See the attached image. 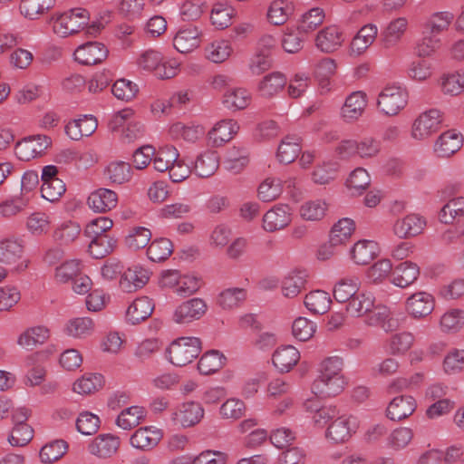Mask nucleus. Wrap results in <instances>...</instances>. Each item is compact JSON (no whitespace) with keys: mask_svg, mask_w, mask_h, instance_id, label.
Masks as SVG:
<instances>
[{"mask_svg":"<svg viewBox=\"0 0 464 464\" xmlns=\"http://www.w3.org/2000/svg\"><path fill=\"white\" fill-rule=\"evenodd\" d=\"M90 18L91 14L87 9L75 7L63 13L53 14L49 23L56 35L67 37L88 25Z\"/></svg>","mask_w":464,"mask_h":464,"instance_id":"1","label":"nucleus"},{"mask_svg":"<svg viewBox=\"0 0 464 464\" xmlns=\"http://www.w3.org/2000/svg\"><path fill=\"white\" fill-rule=\"evenodd\" d=\"M443 113L432 108L419 113L411 125L410 136L417 142L429 140L441 128Z\"/></svg>","mask_w":464,"mask_h":464,"instance_id":"2","label":"nucleus"},{"mask_svg":"<svg viewBox=\"0 0 464 464\" xmlns=\"http://www.w3.org/2000/svg\"><path fill=\"white\" fill-rule=\"evenodd\" d=\"M200 352L201 341L194 336L177 338L167 349L169 362L176 367H184L191 363Z\"/></svg>","mask_w":464,"mask_h":464,"instance_id":"3","label":"nucleus"},{"mask_svg":"<svg viewBox=\"0 0 464 464\" xmlns=\"http://www.w3.org/2000/svg\"><path fill=\"white\" fill-rule=\"evenodd\" d=\"M407 90L398 84H387L378 93L376 107L385 116L398 115L408 104Z\"/></svg>","mask_w":464,"mask_h":464,"instance_id":"4","label":"nucleus"},{"mask_svg":"<svg viewBox=\"0 0 464 464\" xmlns=\"http://www.w3.org/2000/svg\"><path fill=\"white\" fill-rule=\"evenodd\" d=\"M0 264L6 267V272L12 273H21L28 267L29 260L22 239L8 237L0 240Z\"/></svg>","mask_w":464,"mask_h":464,"instance_id":"5","label":"nucleus"},{"mask_svg":"<svg viewBox=\"0 0 464 464\" xmlns=\"http://www.w3.org/2000/svg\"><path fill=\"white\" fill-rule=\"evenodd\" d=\"M359 428L358 420L353 415L339 411L325 430V439L331 443L338 444L348 441Z\"/></svg>","mask_w":464,"mask_h":464,"instance_id":"6","label":"nucleus"},{"mask_svg":"<svg viewBox=\"0 0 464 464\" xmlns=\"http://www.w3.org/2000/svg\"><path fill=\"white\" fill-rule=\"evenodd\" d=\"M208 311L204 299L193 297L179 304L173 310L171 320L180 325H188L201 319Z\"/></svg>","mask_w":464,"mask_h":464,"instance_id":"7","label":"nucleus"},{"mask_svg":"<svg viewBox=\"0 0 464 464\" xmlns=\"http://www.w3.org/2000/svg\"><path fill=\"white\" fill-rule=\"evenodd\" d=\"M404 308L411 318L415 320L424 319L433 312L435 299L428 292L418 291L406 298Z\"/></svg>","mask_w":464,"mask_h":464,"instance_id":"8","label":"nucleus"},{"mask_svg":"<svg viewBox=\"0 0 464 464\" xmlns=\"http://www.w3.org/2000/svg\"><path fill=\"white\" fill-rule=\"evenodd\" d=\"M51 144L45 135L25 137L15 144L14 154L20 160L28 161L41 156Z\"/></svg>","mask_w":464,"mask_h":464,"instance_id":"9","label":"nucleus"},{"mask_svg":"<svg viewBox=\"0 0 464 464\" xmlns=\"http://www.w3.org/2000/svg\"><path fill=\"white\" fill-rule=\"evenodd\" d=\"M368 105V96L363 91L349 93L340 108V117L347 123L357 121L364 113Z\"/></svg>","mask_w":464,"mask_h":464,"instance_id":"10","label":"nucleus"},{"mask_svg":"<svg viewBox=\"0 0 464 464\" xmlns=\"http://www.w3.org/2000/svg\"><path fill=\"white\" fill-rule=\"evenodd\" d=\"M374 311L369 314L366 324L369 326H379L385 333H392L398 330L402 324V320L399 315L403 317V314H398L397 315L392 313L391 309L386 305H375Z\"/></svg>","mask_w":464,"mask_h":464,"instance_id":"11","label":"nucleus"},{"mask_svg":"<svg viewBox=\"0 0 464 464\" xmlns=\"http://www.w3.org/2000/svg\"><path fill=\"white\" fill-rule=\"evenodd\" d=\"M238 130L239 124L236 120H220L208 131L207 139L212 147H221L231 140Z\"/></svg>","mask_w":464,"mask_h":464,"instance_id":"12","label":"nucleus"},{"mask_svg":"<svg viewBox=\"0 0 464 464\" xmlns=\"http://www.w3.org/2000/svg\"><path fill=\"white\" fill-rule=\"evenodd\" d=\"M426 227V220L418 214H409L397 218L392 224V233L400 239L420 235Z\"/></svg>","mask_w":464,"mask_h":464,"instance_id":"13","label":"nucleus"},{"mask_svg":"<svg viewBox=\"0 0 464 464\" xmlns=\"http://www.w3.org/2000/svg\"><path fill=\"white\" fill-rule=\"evenodd\" d=\"M378 31L375 24L369 23L362 26L349 44V54L353 57L362 55L375 42Z\"/></svg>","mask_w":464,"mask_h":464,"instance_id":"14","label":"nucleus"},{"mask_svg":"<svg viewBox=\"0 0 464 464\" xmlns=\"http://www.w3.org/2000/svg\"><path fill=\"white\" fill-rule=\"evenodd\" d=\"M150 272L136 265L126 269L120 277L119 286L125 293H133L142 288L149 281Z\"/></svg>","mask_w":464,"mask_h":464,"instance_id":"15","label":"nucleus"},{"mask_svg":"<svg viewBox=\"0 0 464 464\" xmlns=\"http://www.w3.org/2000/svg\"><path fill=\"white\" fill-rule=\"evenodd\" d=\"M463 145V137L455 130L442 132L433 144V151L440 158H450L460 150Z\"/></svg>","mask_w":464,"mask_h":464,"instance_id":"16","label":"nucleus"},{"mask_svg":"<svg viewBox=\"0 0 464 464\" xmlns=\"http://www.w3.org/2000/svg\"><path fill=\"white\" fill-rule=\"evenodd\" d=\"M343 43V32L336 25H329L320 30L315 38V46L325 53L337 51Z\"/></svg>","mask_w":464,"mask_h":464,"instance_id":"17","label":"nucleus"},{"mask_svg":"<svg viewBox=\"0 0 464 464\" xmlns=\"http://www.w3.org/2000/svg\"><path fill=\"white\" fill-rule=\"evenodd\" d=\"M375 296L370 291L361 289L346 303L345 311L353 318H362L372 312Z\"/></svg>","mask_w":464,"mask_h":464,"instance_id":"18","label":"nucleus"},{"mask_svg":"<svg viewBox=\"0 0 464 464\" xmlns=\"http://www.w3.org/2000/svg\"><path fill=\"white\" fill-rule=\"evenodd\" d=\"M251 102L252 94L250 91L244 87H229L221 97L223 107L231 112L246 109Z\"/></svg>","mask_w":464,"mask_h":464,"instance_id":"19","label":"nucleus"},{"mask_svg":"<svg viewBox=\"0 0 464 464\" xmlns=\"http://www.w3.org/2000/svg\"><path fill=\"white\" fill-rule=\"evenodd\" d=\"M108 54L106 46L98 42H88L74 51V59L79 63L92 65L103 61Z\"/></svg>","mask_w":464,"mask_h":464,"instance_id":"20","label":"nucleus"},{"mask_svg":"<svg viewBox=\"0 0 464 464\" xmlns=\"http://www.w3.org/2000/svg\"><path fill=\"white\" fill-rule=\"evenodd\" d=\"M295 5L290 0H272L266 12V19L268 24L280 26L287 23L294 15Z\"/></svg>","mask_w":464,"mask_h":464,"instance_id":"21","label":"nucleus"},{"mask_svg":"<svg viewBox=\"0 0 464 464\" xmlns=\"http://www.w3.org/2000/svg\"><path fill=\"white\" fill-rule=\"evenodd\" d=\"M290 222V207L288 205L278 204L264 215L263 228L267 232H275L285 228Z\"/></svg>","mask_w":464,"mask_h":464,"instance_id":"22","label":"nucleus"},{"mask_svg":"<svg viewBox=\"0 0 464 464\" xmlns=\"http://www.w3.org/2000/svg\"><path fill=\"white\" fill-rule=\"evenodd\" d=\"M308 273L304 269L289 271L281 281V293L286 298H295L305 289Z\"/></svg>","mask_w":464,"mask_h":464,"instance_id":"23","label":"nucleus"},{"mask_svg":"<svg viewBox=\"0 0 464 464\" xmlns=\"http://www.w3.org/2000/svg\"><path fill=\"white\" fill-rule=\"evenodd\" d=\"M344 376L316 377L312 383V392L316 396L326 398L340 394L346 386Z\"/></svg>","mask_w":464,"mask_h":464,"instance_id":"24","label":"nucleus"},{"mask_svg":"<svg viewBox=\"0 0 464 464\" xmlns=\"http://www.w3.org/2000/svg\"><path fill=\"white\" fill-rule=\"evenodd\" d=\"M98 123L92 115H82L78 119L70 121L64 128L65 133L72 140H80L89 137L97 130Z\"/></svg>","mask_w":464,"mask_h":464,"instance_id":"25","label":"nucleus"},{"mask_svg":"<svg viewBox=\"0 0 464 464\" xmlns=\"http://www.w3.org/2000/svg\"><path fill=\"white\" fill-rule=\"evenodd\" d=\"M362 282L357 276L338 278L333 285V296L337 303L346 304L360 289Z\"/></svg>","mask_w":464,"mask_h":464,"instance_id":"26","label":"nucleus"},{"mask_svg":"<svg viewBox=\"0 0 464 464\" xmlns=\"http://www.w3.org/2000/svg\"><path fill=\"white\" fill-rule=\"evenodd\" d=\"M200 31L193 25L179 28L173 37V46L180 53H188L199 46Z\"/></svg>","mask_w":464,"mask_h":464,"instance_id":"27","label":"nucleus"},{"mask_svg":"<svg viewBox=\"0 0 464 464\" xmlns=\"http://www.w3.org/2000/svg\"><path fill=\"white\" fill-rule=\"evenodd\" d=\"M409 27V21L404 16L392 18L389 21L381 32V36L385 47L397 45L406 34Z\"/></svg>","mask_w":464,"mask_h":464,"instance_id":"28","label":"nucleus"},{"mask_svg":"<svg viewBox=\"0 0 464 464\" xmlns=\"http://www.w3.org/2000/svg\"><path fill=\"white\" fill-rule=\"evenodd\" d=\"M117 194L113 190L105 188L94 190L87 198L89 208L97 213L110 211L117 206Z\"/></svg>","mask_w":464,"mask_h":464,"instance_id":"29","label":"nucleus"},{"mask_svg":"<svg viewBox=\"0 0 464 464\" xmlns=\"http://www.w3.org/2000/svg\"><path fill=\"white\" fill-rule=\"evenodd\" d=\"M204 416V409L196 401L184 402L173 413V420L184 428L198 423Z\"/></svg>","mask_w":464,"mask_h":464,"instance_id":"30","label":"nucleus"},{"mask_svg":"<svg viewBox=\"0 0 464 464\" xmlns=\"http://www.w3.org/2000/svg\"><path fill=\"white\" fill-rule=\"evenodd\" d=\"M300 353L293 345L278 347L273 353L272 362L276 369L281 372H289L299 362Z\"/></svg>","mask_w":464,"mask_h":464,"instance_id":"31","label":"nucleus"},{"mask_svg":"<svg viewBox=\"0 0 464 464\" xmlns=\"http://www.w3.org/2000/svg\"><path fill=\"white\" fill-rule=\"evenodd\" d=\"M416 407V401L412 396H397L387 406L386 416L391 420L399 421L411 416Z\"/></svg>","mask_w":464,"mask_h":464,"instance_id":"32","label":"nucleus"},{"mask_svg":"<svg viewBox=\"0 0 464 464\" xmlns=\"http://www.w3.org/2000/svg\"><path fill=\"white\" fill-rule=\"evenodd\" d=\"M169 133L171 139L179 140H182L188 143H196L205 134V128L198 123L175 122L170 125Z\"/></svg>","mask_w":464,"mask_h":464,"instance_id":"33","label":"nucleus"},{"mask_svg":"<svg viewBox=\"0 0 464 464\" xmlns=\"http://www.w3.org/2000/svg\"><path fill=\"white\" fill-rule=\"evenodd\" d=\"M132 116L133 111L127 108L118 111L113 117V121L117 125H121L128 121L127 127L123 131V137L128 142L139 140L144 134L143 125L140 121L132 119Z\"/></svg>","mask_w":464,"mask_h":464,"instance_id":"34","label":"nucleus"},{"mask_svg":"<svg viewBox=\"0 0 464 464\" xmlns=\"http://www.w3.org/2000/svg\"><path fill=\"white\" fill-rule=\"evenodd\" d=\"M162 437L160 430L149 426L138 429L130 437V445L133 448L148 450L154 448Z\"/></svg>","mask_w":464,"mask_h":464,"instance_id":"35","label":"nucleus"},{"mask_svg":"<svg viewBox=\"0 0 464 464\" xmlns=\"http://www.w3.org/2000/svg\"><path fill=\"white\" fill-rule=\"evenodd\" d=\"M219 167V157L217 151L206 150L199 153L193 165L194 173L200 178L212 176Z\"/></svg>","mask_w":464,"mask_h":464,"instance_id":"36","label":"nucleus"},{"mask_svg":"<svg viewBox=\"0 0 464 464\" xmlns=\"http://www.w3.org/2000/svg\"><path fill=\"white\" fill-rule=\"evenodd\" d=\"M49 336L50 331L46 326L35 325L23 332L17 339V343L22 348L32 351L38 345L44 343Z\"/></svg>","mask_w":464,"mask_h":464,"instance_id":"37","label":"nucleus"},{"mask_svg":"<svg viewBox=\"0 0 464 464\" xmlns=\"http://www.w3.org/2000/svg\"><path fill=\"white\" fill-rule=\"evenodd\" d=\"M154 303L147 297L136 298L127 308L126 320L131 324H139L147 319L153 312Z\"/></svg>","mask_w":464,"mask_h":464,"instance_id":"38","label":"nucleus"},{"mask_svg":"<svg viewBox=\"0 0 464 464\" xmlns=\"http://www.w3.org/2000/svg\"><path fill=\"white\" fill-rule=\"evenodd\" d=\"M419 275V266L414 263L406 261L395 267L392 272V283L397 287L406 288L418 279Z\"/></svg>","mask_w":464,"mask_h":464,"instance_id":"39","label":"nucleus"},{"mask_svg":"<svg viewBox=\"0 0 464 464\" xmlns=\"http://www.w3.org/2000/svg\"><path fill=\"white\" fill-rule=\"evenodd\" d=\"M379 253L378 244L372 240H359L350 250L351 259L356 265L370 263Z\"/></svg>","mask_w":464,"mask_h":464,"instance_id":"40","label":"nucleus"},{"mask_svg":"<svg viewBox=\"0 0 464 464\" xmlns=\"http://www.w3.org/2000/svg\"><path fill=\"white\" fill-rule=\"evenodd\" d=\"M55 0H21L20 14L26 19L34 21L51 10Z\"/></svg>","mask_w":464,"mask_h":464,"instance_id":"41","label":"nucleus"},{"mask_svg":"<svg viewBox=\"0 0 464 464\" xmlns=\"http://www.w3.org/2000/svg\"><path fill=\"white\" fill-rule=\"evenodd\" d=\"M415 343V335L410 331H401L390 336L387 341L389 353L393 355H404Z\"/></svg>","mask_w":464,"mask_h":464,"instance_id":"42","label":"nucleus"},{"mask_svg":"<svg viewBox=\"0 0 464 464\" xmlns=\"http://www.w3.org/2000/svg\"><path fill=\"white\" fill-rule=\"evenodd\" d=\"M120 446L118 437L111 434L100 435L89 446L91 454L98 456L99 458H108L114 454Z\"/></svg>","mask_w":464,"mask_h":464,"instance_id":"43","label":"nucleus"},{"mask_svg":"<svg viewBox=\"0 0 464 464\" xmlns=\"http://www.w3.org/2000/svg\"><path fill=\"white\" fill-rule=\"evenodd\" d=\"M331 304V295L324 290L311 291L304 297V305L313 314H324L329 311Z\"/></svg>","mask_w":464,"mask_h":464,"instance_id":"44","label":"nucleus"},{"mask_svg":"<svg viewBox=\"0 0 464 464\" xmlns=\"http://www.w3.org/2000/svg\"><path fill=\"white\" fill-rule=\"evenodd\" d=\"M285 76L278 72L266 75L258 83L257 90L262 97L271 98L277 94L286 84Z\"/></svg>","mask_w":464,"mask_h":464,"instance_id":"45","label":"nucleus"},{"mask_svg":"<svg viewBox=\"0 0 464 464\" xmlns=\"http://www.w3.org/2000/svg\"><path fill=\"white\" fill-rule=\"evenodd\" d=\"M227 362V357L218 350L206 352L198 362L200 374L208 375L221 369Z\"/></svg>","mask_w":464,"mask_h":464,"instance_id":"46","label":"nucleus"},{"mask_svg":"<svg viewBox=\"0 0 464 464\" xmlns=\"http://www.w3.org/2000/svg\"><path fill=\"white\" fill-rule=\"evenodd\" d=\"M145 418V409L133 405L121 411L116 419V425L124 430H130L138 426Z\"/></svg>","mask_w":464,"mask_h":464,"instance_id":"47","label":"nucleus"},{"mask_svg":"<svg viewBox=\"0 0 464 464\" xmlns=\"http://www.w3.org/2000/svg\"><path fill=\"white\" fill-rule=\"evenodd\" d=\"M341 410L335 405H324L321 407L309 406L307 411L313 424L317 428H324L329 425L334 417H338Z\"/></svg>","mask_w":464,"mask_h":464,"instance_id":"48","label":"nucleus"},{"mask_svg":"<svg viewBox=\"0 0 464 464\" xmlns=\"http://www.w3.org/2000/svg\"><path fill=\"white\" fill-rule=\"evenodd\" d=\"M249 162V154L246 149L232 147L225 156L224 167L232 173H239Z\"/></svg>","mask_w":464,"mask_h":464,"instance_id":"49","label":"nucleus"},{"mask_svg":"<svg viewBox=\"0 0 464 464\" xmlns=\"http://www.w3.org/2000/svg\"><path fill=\"white\" fill-rule=\"evenodd\" d=\"M441 92L446 95L457 96L464 92V70L444 73L440 77Z\"/></svg>","mask_w":464,"mask_h":464,"instance_id":"50","label":"nucleus"},{"mask_svg":"<svg viewBox=\"0 0 464 464\" xmlns=\"http://www.w3.org/2000/svg\"><path fill=\"white\" fill-rule=\"evenodd\" d=\"M246 298V290L241 287H229L220 292L218 304L224 310L239 307Z\"/></svg>","mask_w":464,"mask_h":464,"instance_id":"51","label":"nucleus"},{"mask_svg":"<svg viewBox=\"0 0 464 464\" xmlns=\"http://www.w3.org/2000/svg\"><path fill=\"white\" fill-rule=\"evenodd\" d=\"M339 163L327 160L317 164L311 173V179L315 184L326 185L333 181L337 174Z\"/></svg>","mask_w":464,"mask_h":464,"instance_id":"52","label":"nucleus"},{"mask_svg":"<svg viewBox=\"0 0 464 464\" xmlns=\"http://www.w3.org/2000/svg\"><path fill=\"white\" fill-rule=\"evenodd\" d=\"M325 13L320 7H313L304 12L298 22V31L302 34H310L315 31L324 21Z\"/></svg>","mask_w":464,"mask_h":464,"instance_id":"53","label":"nucleus"},{"mask_svg":"<svg viewBox=\"0 0 464 464\" xmlns=\"http://www.w3.org/2000/svg\"><path fill=\"white\" fill-rule=\"evenodd\" d=\"M355 230V223L349 218H343L334 224L330 233V243L340 246L349 240Z\"/></svg>","mask_w":464,"mask_h":464,"instance_id":"54","label":"nucleus"},{"mask_svg":"<svg viewBox=\"0 0 464 464\" xmlns=\"http://www.w3.org/2000/svg\"><path fill=\"white\" fill-rule=\"evenodd\" d=\"M153 157V168L157 171L164 172L178 160L179 152L176 147L165 145L160 147L158 151L155 150Z\"/></svg>","mask_w":464,"mask_h":464,"instance_id":"55","label":"nucleus"},{"mask_svg":"<svg viewBox=\"0 0 464 464\" xmlns=\"http://www.w3.org/2000/svg\"><path fill=\"white\" fill-rule=\"evenodd\" d=\"M300 151L299 138L286 136L277 148L276 158L279 162L289 164L296 159Z\"/></svg>","mask_w":464,"mask_h":464,"instance_id":"56","label":"nucleus"},{"mask_svg":"<svg viewBox=\"0 0 464 464\" xmlns=\"http://www.w3.org/2000/svg\"><path fill=\"white\" fill-rule=\"evenodd\" d=\"M455 15L450 11H439L431 14L426 22V28L431 34H440L449 30Z\"/></svg>","mask_w":464,"mask_h":464,"instance_id":"57","label":"nucleus"},{"mask_svg":"<svg viewBox=\"0 0 464 464\" xmlns=\"http://www.w3.org/2000/svg\"><path fill=\"white\" fill-rule=\"evenodd\" d=\"M440 327L443 333L455 334L464 327V310L450 309L440 317Z\"/></svg>","mask_w":464,"mask_h":464,"instance_id":"58","label":"nucleus"},{"mask_svg":"<svg viewBox=\"0 0 464 464\" xmlns=\"http://www.w3.org/2000/svg\"><path fill=\"white\" fill-rule=\"evenodd\" d=\"M91 237L89 252L93 258H102L111 254L116 247L117 240L113 237L102 236Z\"/></svg>","mask_w":464,"mask_h":464,"instance_id":"59","label":"nucleus"},{"mask_svg":"<svg viewBox=\"0 0 464 464\" xmlns=\"http://www.w3.org/2000/svg\"><path fill=\"white\" fill-rule=\"evenodd\" d=\"M26 228L33 236L45 235L51 228V217L42 211H36L28 216Z\"/></svg>","mask_w":464,"mask_h":464,"instance_id":"60","label":"nucleus"},{"mask_svg":"<svg viewBox=\"0 0 464 464\" xmlns=\"http://www.w3.org/2000/svg\"><path fill=\"white\" fill-rule=\"evenodd\" d=\"M233 52L232 45L227 40H217L206 47V57L215 63H223L229 58Z\"/></svg>","mask_w":464,"mask_h":464,"instance_id":"61","label":"nucleus"},{"mask_svg":"<svg viewBox=\"0 0 464 464\" xmlns=\"http://www.w3.org/2000/svg\"><path fill=\"white\" fill-rule=\"evenodd\" d=\"M173 251L171 241L165 237L156 238L150 242L147 248V256L153 262L167 259Z\"/></svg>","mask_w":464,"mask_h":464,"instance_id":"62","label":"nucleus"},{"mask_svg":"<svg viewBox=\"0 0 464 464\" xmlns=\"http://www.w3.org/2000/svg\"><path fill=\"white\" fill-rule=\"evenodd\" d=\"M464 217V197H457L446 203L440 212V220L451 224L455 218Z\"/></svg>","mask_w":464,"mask_h":464,"instance_id":"63","label":"nucleus"},{"mask_svg":"<svg viewBox=\"0 0 464 464\" xmlns=\"http://www.w3.org/2000/svg\"><path fill=\"white\" fill-rule=\"evenodd\" d=\"M443 372L448 375H455L464 370V350L451 349L450 350L442 362Z\"/></svg>","mask_w":464,"mask_h":464,"instance_id":"64","label":"nucleus"}]
</instances>
